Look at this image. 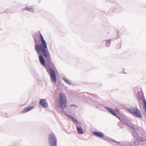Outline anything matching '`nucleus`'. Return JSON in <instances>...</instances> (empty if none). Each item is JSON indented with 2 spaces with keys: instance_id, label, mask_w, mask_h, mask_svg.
Masks as SVG:
<instances>
[{
  "instance_id": "obj_1",
  "label": "nucleus",
  "mask_w": 146,
  "mask_h": 146,
  "mask_svg": "<svg viewBox=\"0 0 146 146\" xmlns=\"http://www.w3.org/2000/svg\"><path fill=\"white\" fill-rule=\"evenodd\" d=\"M40 37L42 44H36L35 46V50L38 54L41 52L46 58L49 64L51 63L50 55L47 48V45L42 36L40 34Z\"/></svg>"
},
{
  "instance_id": "obj_2",
  "label": "nucleus",
  "mask_w": 146,
  "mask_h": 146,
  "mask_svg": "<svg viewBox=\"0 0 146 146\" xmlns=\"http://www.w3.org/2000/svg\"><path fill=\"white\" fill-rule=\"evenodd\" d=\"M59 102L61 108L63 109L66 107V99L62 93L60 94Z\"/></svg>"
},
{
  "instance_id": "obj_3",
  "label": "nucleus",
  "mask_w": 146,
  "mask_h": 146,
  "mask_svg": "<svg viewBox=\"0 0 146 146\" xmlns=\"http://www.w3.org/2000/svg\"><path fill=\"white\" fill-rule=\"evenodd\" d=\"M48 141L51 146H57V141L55 136L53 133L49 135Z\"/></svg>"
},
{
  "instance_id": "obj_4",
  "label": "nucleus",
  "mask_w": 146,
  "mask_h": 146,
  "mask_svg": "<svg viewBox=\"0 0 146 146\" xmlns=\"http://www.w3.org/2000/svg\"><path fill=\"white\" fill-rule=\"evenodd\" d=\"M128 110L130 113L135 115L136 117L140 118L142 117L140 111L137 108H134L131 109H128Z\"/></svg>"
},
{
  "instance_id": "obj_5",
  "label": "nucleus",
  "mask_w": 146,
  "mask_h": 146,
  "mask_svg": "<svg viewBox=\"0 0 146 146\" xmlns=\"http://www.w3.org/2000/svg\"><path fill=\"white\" fill-rule=\"evenodd\" d=\"M49 70L50 72V75L51 79L54 83H55L56 82V78L54 71L51 67L49 68Z\"/></svg>"
},
{
  "instance_id": "obj_6",
  "label": "nucleus",
  "mask_w": 146,
  "mask_h": 146,
  "mask_svg": "<svg viewBox=\"0 0 146 146\" xmlns=\"http://www.w3.org/2000/svg\"><path fill=\"white\" fill-rule=\"evenodd\" d=\"M106 109L109 111L113 115L116 116L120 120H121L120 118L116 114L115 111L112 109L110 108H106Z\"/></svg>"
},
{
  "instance_id": "obj_7",
  "label": "nucleus",
  "mask_w": 146,
  "mask_h": 146,
  "mask_svg": "<svg viewBox=\"0 0 146 146\" xmlns=\"http://www.w3.org/2000/svg\"><path fill=\"white\" fill-rule=\"evenodd\" d=\"M34 108V107L33 106H29L25 108L24 110L21 112V113H24L29 111L31 110H33Z\"/></svg>"
},
{
  "instance_id": "obj_8",
  "label": "nucleus",
  "mask_w": 146,
  "mask_h": 146,
  "mask_svg": "<svg viewBox=\"0 0 146 146\" xmlns=\"http://www.w3.org/2000/svg\"><path fill=\"white\" fill-rule=\"evenodd\" d=\"M40 103L43 107H48V104L46 103V101L44 99L40 100Z\"/></svg>"
},
{
  "instance_id": "obj_9",
  "label": "nucleus",
  "mask_w": 146,
  "mask_h": 146,
  "mask_svg": "<svg viewBox=\"0 0 146 146\" xmlns=\"http://www.w3.org/2000/svg\"><path fill=\"white\" fill-rule=\"evenodd\" d=\"M39 60L40 63L43 65L45 66L44 58L42 55H40L39 56Z\"/></svg>"
},
{
  "instance_id": "obj_10",
  "label": "nucleus",
  "mask_w": 146,
  "mask_h": 146,
  "mask_svg": "<svg viewBox=\"0 0 146 146\" xmlns=\"http://www.w3.org/2000/svg\"><path fill=\"white\" fill-rule=\"evenodd\" d=\"M93 133L94 135L100 137H102L104 136L103 134L100 132L95 131L93 132Z\"/></svg>"
},
{
  "instance_id": "obj_11",
  "label": "nucleus",
  "mask_w": 146,
  "mask_h": 146,
  "mask_svg": "<svg viewBox=\"0 0 146 146\" xmlns=\"http://www.w3.org/2000/svg\"><path fill=\"white\" fill-rule=\"evenodd\" d=\"M76 128L79 134H82L83 133V130L81 127L77 126Z\"/></svg>"
},
{
  "instance_id": "obj_12",
  "label": "nucleus",
  "mask_w": 146,
  "mask_h": 146,
  "mask_svg": "<svg viewBox=\"0 0 146 146\" xmlns=\"http://www.w3.org/2000/svg\"><path fill=\"white\" fill-rule=\"evenodd\" d=\"M142 103L143 104V108L146 111V101L145 99H144L143 100Z\"/></svg>"
},
{
  "instance_id": "obj_13",
  "label": "nucleus",
  "mask_w": 146,
  "mask_h": 146,
  "mask_svg": "<svg viewBox=\"0 0 146 146\" xmlns=\"http://www.w3.org/2000/svg\"><path fill=\"white\" fill-rule=\"evenodd\" d=\"M106 44L107 46H109L110 44L111 43V40H110L109 39L106 41Z\"/></svg>"
},
{
  "instance_id": "obj_14",
  "label": "nucleus",
  "mask_w": 146,
  "mask_h": 146,
  "mask_svg": "<svg viewBox=\"0 0 146 146\" xmlns=\"http://www.w3.org/2000/svg\"><path fill=\"white\" fill-rule=\"evenodd\" d=\"M137 140L139 142H142L144 141L143 139L140 138H138L137 139Z\"/></svg>"
},
{
  "instance_id": "obj_15",
  "label": "nucleus",
  "mask_w": 146,
  "mask_h": 146,
  "mask_svg": "<svg viewBox=\"0 0 146 146\" xmlns=\"http://www.w3.org/2000/svg\"><path fill=\"white\" fill-rule=\"evenodd\" d=\"M63 80H64V81L66 82V83L68 84H70V82L68 80H66V79H64Z\"/></svg>"
},
{
  "instance_id": "obj_16",
  "label": "nucleus",
  "mask_w": 146,
  "mask_h": 146,
  "mask_svg": "<svg viewBox=\"0 0 146 146\" xmlns=\"http://www.w3.org/2000/svg\"><path fill=\"white\" fill-rule=\"evenodd\" d=\"M72 119L73 121L75 122H76V120L73 117H72Z\"/></svg>"
},
{
  "instance_id": "obj_17",
  "label": "nucleus",
  "mask_w": 146,
  "mask_h": 146,
  "mask_svg": "<svg viewBox=\"0 0 146 146\" xmlns=\"http://www.w3.org/2000/svg\"><path fill=\"white\" fill-rule=\"evenodd\" d=\"M32 9V8H29V7H26V9L27 10H30V9Z\"/></svg>"
},
{
  "instance_id": "obj_18",
  "label": "nucleus",
  "mask_w": 146,
  "mask_h": 146,
  "mask_svg": "<svg viewBox=\"0 0 146 146\" xmlns=\"http://www.w3.org/2000/svg\"><path fill=\"white\" fill-rule=\"evenodd\" d=\"M52 66L53 67V68H54V69H55V67H54V64H52Z\"/></svg>"
},
{
  "instance_id": "obj_19",
  "label": "nucleus",
  "mask_w": 146,
  "mask_h": 146,
  "mask_svg": "<svg viewBox=\"0 0 146 146\" xmlns=\"http://www.w3.org/2000/svg\"><path fill=\"white\" fill-rule=\"evenodd\" d=\"M116 110L117 112H118V113L119 112V111L118 110Z\"/></svg>"
},
{
  "instance_id": "obj_20",
  "label": "nucleus",
  "mask_w": 146,
  "mask_h": 146,
  "mask_svg": "<svg viewBox=\"0 0 146 146\" xmlns=\"http://www.w3.org/2000/svg\"><path fill=\"white\" fill-rule=\"evenodd\" d=\"M135 142H136V141H135V142H134V144H135Z\"/></svg>"
}]
</instances>
